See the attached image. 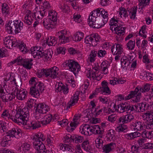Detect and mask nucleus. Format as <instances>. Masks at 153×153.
Masks as SVG:
<instances>
[{
  "mask_svg": "<svg viewBox=\"0 0 153 153\" xmlns=\"http://www.w3.org/2000/svg\"><path fill=\"white\" fill-rule=\"evenodd\" d=\"M29 110L27 107L18 109L16 111L15 117L10 115L8 110H4L1 114V117L6 120H10L17 123H23L28 119Z\"/></svg>",
  "mask_w": 153,
  "mask_h": 153,
  "instance_id": "1",
  "label": "nucleus"
},
{
  "mask_svg": "<svg viewBox=\"0 0 153 153\" xmlns=\"http://www.w3.org/2000/svg\"><path fill=\"white\" fill-rule=\"evenodd\" d=\"M45 139V136L41 132L36 133L33 136V144L34 149L31 153H46V149L42 142Z\"/></svg>",
  "mask_w": 153,
  "mask_h": 153,
  "instance_id": "2",
  "label": "nucleus"
},
{
  "mask_svg": "<svg viewBox=\"0 0 153 153\" xmlns=\"http://www.w3.org/2000/svg\"><path fill=\"white\" fill-rule=\"evenodd\" d=\"M29 84L31 85L30 93L34 97H38L40 95V92L42 93L44 90V84L40 82H38L36 78H31L29 81Z\"/></svg>",
  "mask_w": 153,
  "mask_h": 153,
  "instance_id": "3",
  "label": "nucleus"
},
{
  "mask_svg": "<svg viewBox=\"0 0 153 153\" xmlns=\"http://www.w3.org/2000/svg\"><path fill=\"white\" fill-rule=\"evenodd\" d=\"M30 51L34 58L40 59L42 58L47 60L50 59L52 57L53 54V52H51L50 51H44L41 48L35 46L31 48Z\"/></svg>",
  "mask_w": 153,
  "mask_h": 153,
  "instance_id": "4",
  "label": "nucleus"
},
{
  "mask_svg": "<svg viewBox=\"0 0 153 153\" xmlns=\"http://www.w3.org/2000/svg\"><path fill=\"white\" fill-rule=\"evenodd\" d=\"M8 33L9 34H16L20 32L23 28V23L20 20H17L15 21H9V22L6 25Z\"/></svg>",
  "mask_w": 153,
  "mask_h": 153,
  "instance_id": "5",
  "label": "nucleus"
},
{
  "mask_svg": "<svg viewBox=\"0 0 153 153\" xmlns=\"http://www.w3.org/2000/svg\"><path fill=\"white\" fill-rule=\"evenodd\" d=\"M56 14L55 12H49V18L44 19L43 24L44 26L47 29L49 30L54 28V26L56 24L55 22L57 20Z\"/></svg>",
  "mask_w": 153,
  "mask_h": 153,
  "instance_id": "6",
  "label": "nucleus"
},
{
  "mask_svg": "<svg viewBox=\"0 0 153 153\" xmlns=\"http://www.w3.org/2000/svg\"><path fill=\"white\" fill-rule=\"evenodd\" d=\"M101 16L103 19L100 18H97V20L96 19V22H94L93 25H91L94 28H99L103 26L107 22L108 20V14L107 12L104 10H102L100 13Z\"/></svg>",
  "mask_w": 153,
  "mask_h": 153,
  "instance_id": "7",
  "label": "nucleus"
},
{
  "mask_svg": "<svg viewBox=\"0 0 153 153\" xmlns=\"http://www.w3.org/2000/svg\"><path fill=\"white\" fill-rule=\"evenodd\" d=\"M58 70L59 68L57 67L54 66L51 68L43 69V72L46 77L54 79L57 77Z\"/></svg>",
  "mask_w": 153,
  "mask_h": 153,
  "instance_id": "8",
  "label": "nucleus"
},
{
  "mask_svg": "<svg viewBox=\"0 0 153 153\" xmlns=\"http://www.w3.org/2000/svg\"><path fill=\"white\" fill-rule=\"evenodd\" d=\"M13 91L10 94L5 92L2 88L0 89V97L4 102L10 101L14 99L16 97Z\"/></svg>",
  "mask_w": 153,
  "mask_h": 153,
  "instance_id": "9",
  "label": "nucleus"
},
{
  "mask_svg": "<svg viewBox=\"0 0 153 153\" xmlns=\"http://www.w3.org/2000/svg\"><path fill=\"white\" fill-rule=\"evenodd\" d=\"M81 117V115L79 114H76L74 117L73 121L70 124V127H67V130L68 131H72L79 124V118Z\"/></svg>",
  "mask_w": 153,
  "mask_h": 153,
  "instance_id": "10",
  "label": "nucleus"
},
{
  "mask_svg": "<svg viewBox=\"0 0 153 153\" xmlns=\"http://www.w3.org/2000/svg\"><path fill=\"white\" fill-rule=\"evenodd\" d=\"M67 33V31L65 30H62L56 33V36H58L61 43L64 44L69 41L68 37L66 36Z\"/></svg>",
  "mask_w": 153,
  "mask_h": 153,
  "instance_id": "11",
  "label": "nucleus"
},
{
  "mask_svg": "<svg viewBox=\"0 0 153 153\" xmlns=\"http://www.w3.org/2000/svg\"><path fill=\"white\" fill-rule=\"evenodd\" d=\"M134 119V117L133 115L131 114H127L119 118L118 123L123 124H127L133 120Z\"/></svg>",
  "mask_w": 153,
  "mask_h": 153,
  "instance_id": "12",
  "label": "nucleus"
},
{
  "mask_svg": "<svg viewBox=\"0 0 153 153\" xmlns=\"http://www.w3.org/2000/svg\"><path fill=\"white\" fill-rule=\"evenodd\" d=\"M132 125L134 130L136 131H141L145 130L146 129V125L143 122L140 121H136L132 123Z\"/></svg>",
  "mask_w": 153,
  "mask_h": 153,
  "instance_id": "13",
  "label": "nucleus"
},
{
  "mask_svg": "<svg viewBox=\"0 0 153 153\" xmlns=\"http://www.w3.org/2000/svg\"><path fill=\"white\" fill-rule=\"evenodd\" d=\"M13 93L18 100H24L26 97L27 92L23 89L19 90L18 89L16 88H15L13 91Z\"/></svg>",
  "mask_w": 153,
  "mask_h": 153,
  "instance_id": "14",
  "label": "nucleus"
},
{
  "mask_svg": "<svg viewBox=\"0 0 153 153\" xmlns=\"http://www.w3.org/2000/svg\"><path fill=\"white\" fill-rule=\"evenodd\" d=\"M79 91H76L71 97L70 101L67 105V109L69 108L71 106L74 105L75 103H77L79 100Z\"/></svg>",
  "mask_w": 153,
  "mask_h": 153,
  "instance_id": "15",
  "label": "nucleus"
},
{
  "mask_svg": "<svg viewBox=\"0 0 153 153\" xmlns=\"http://www.w3.org/2000/svg\"><path fill=\"white\" fill-rule=\"evenodd\" d=\"M123 23L122 24L119 23L117 25V26L114 27L115 33L119 36H123L125 33V30L126 27H123Z\"/></svg>",
  "mask_w": 153,
  "mask_h": 153,
  "instance_id": "16",
  "label": "nucleus"
},
{
  "mask_svg": "<svg viewBox=\"0 0 153 153\" xmlns=\"http://www.w3.org/2000/svg\"><path fill=\"white\" fill-rule=\"evenodd\" d=\"M29 116H28V118ZM27 120L24 122L23 124H25L26 125H28L29 127H32L33 129H36L40 127L41 126V122L38 121H28Z\"/></svg>",
  "mask_w": 153,
  "mask_h": 153,
  "instance_id": "17",
  "label": "nucleus"
},
{
  "mask_svg": "<svg viewBox=\"0 0 153 153\" xmlns=\"http://www.w3.org/2000/svg\"><path fill=\"white\" fill-rule=\"evenodd\" d=\"M49 109V106L45 103H41L37 104L36 109L45 114L48 111Z\"/></svg>",
  "mask_w": 153,
  "mask_h": 153,
  "instance_id": "18",
  "label": "nucleus"
},
{
  "mask_svg": "<svg viewBox=\"0 0 153 153\" xmlns=\"http://www.w3.org/2000/svg\"><path fill=\"white\" fill-rule=\"evenodd\" d=\"M120 61L122 67L125 70H127V67L130 64V59L129 60L126 56H124L121 59Z\"/></svg>",
  "mask_w": 153,
  "mask_h": 153,
  "instance_id": "19",
  "label": "nucleus"
},
{
  "mask_svg": "<svg viewBox=\"0 0 153 153\" xmlns=\"http://www.w3.org/2000/svg\"><path fill=\"white\" fill-rule=\"evenodd\" d=\"M108 84L107 82L105 81L102 82V87L100 88L101 91H102L101 93L102 94H109L111 93V91L108 87Z\"/></svg>",
  "mask_w": 153,
  "mask_h": 153,
  "instance_id": "20",
  "label": "nucleus"
},
{
  "mask_svg": "<svg viewBox=\"0 0 153 153\" xmlns=\"http://www.w3.org/2000/svg\"><path fill=\"white\" fill-rule=\"evenodd\" d=\"M116 146L114 143H111L105 145L102 147L103 152L105 153H108L112 151Z\"/></svg>",
  "mask_w": 153,
  "mask_h": 153,
  "instance_id": "21",
  "label": "nucleus"
},
{
  "mask_svg": "<svg viewBox=\"0 0 153 153\" xmlns=\"http://www.w3.org/2000/svg\"><path fill=\"white\" fill-rule=\"evenodd\" d=\"M7 76L10 77L7 78L6 77L5 78V80L4 82V88H7V87H11L12 85L13 84V76H11L10 74H8Z\"/></svg>",
  "mask_w": 153,
  "mask_h": 153,
  "instance_id": "22",
  "label": "nucleus"
},
{
  "mask_svg": "<svg viewBox=\"0 0 153 153\" xmlns=\"http://www.w3.org/2000/svg\"><path fill=\"white\" fill-rule=\"evenodd\" d=\"M7 133L8 134V135H10L12 137H15L17 138H18L21 135L20 131L15 128H13L10 130Z\"/></svg>",
  "mask_w": 153,
  "mask_h": 153,
  "instance_id": "23",
  "label": "nucleus"
},
{
  "mask_svg": "<svg viewBox=\"0 0 153 153\" xmlns=\"http://www.w3.org/2000/svg\"><path fill=\"white\" fill-rule=\"evenodd\" d=\"M97 18V16L96 15L95 12H91L88 19L89 25L91 26L93 25V23L96 22V19Z\"/></svg>",
  "mask_w": 153,
  "mask_h": 153,
  "instance_id": "24",
  "label": "nucleus"
},
{
  "mask_svg": "<svg viewBox=\"0 0 153 153\" xmlns=\"http://www.w3.org/2000/svg\"><path fill=\"white\" fill-rule=\"evenodd\" d=\"M32 59H25L23 61L22 65L24 67L27 69H30L32 65Z\"/></svg>",
  "mask_w": 153,
  "mask_h": 153,
  "instance_id": "25",
  "label": "nucleus"
},
{
  "mask_svg": "<svg viewBox=\"0 0 153 153\" xmlns=\"http://www.w3.org/2000/svg\"><path fill=\"white\" fill-rule=\"evenodd\" d=\"M81 146L85 150L88 152H91L92 149L90 145L89 141L88 140L84 141L82 143Z\"/></svg>",
  "mask_w": 153,
  "mask_h": 153,
  "instance_id": "26",
  "label": "nucleus"
},
{
  "mask_svg": "<svg viewBox=\"0 0 153 153\" xmlns=\"http://www.w3.org/2000/svg\"><path fill=\"white\" fill-rule=\"evenodd\" d=\"M88 128V125L85 124L82 125L79 128V132L82 134L85 135H90L91 133H88L87 131Z\"/></svg>",
  "mask_w": 153,
  "mask_h": 153,
  "instance_id": "27",
  "label": "nucleus"
},
{
  "mask_svg": "<svg viewBox=\"0 0 153 153\" xmlns=\"http://www.w3.org/2000/svg\"><path fill=\"white\" fill-rule=\"evenodd\" d=\"M45 10L44 9L42 11L39 10L38 11H35L33 15V17L34 16L36 18H38V19L42 18L46 13V11H45Z\"/></svg>",
  "mask_w": 153,
  "mask_h": 153,
  "instance_id": "28",
  "label": "nucleus"
},
{
  "mask_svg": "<svg viewBox=\"0 0 153 153\" xmlns=\"http://www.w3.org/2000/svg\"><path fill=\"white\" fill-rule=\"evenodd\" d=\"M30 148V145L27 143H24L19 147V150L22 153H25L28 151Z\"/></svg>",
  "mask_w": 153,
  "mask_h": 153,
  "instance_id": "29",
  "label": "nucleus"
},
{
  "mask_svg": "<svg viewBox=\"0 0 153 153\" xmlns=\"http://www.w3.org/2000/svg\"><path fill=\"white\" fill-rule=\"evenodd\" d=\"M59 146L60 149L63 151H72V147L68 144L61 143L59 145Z\"/></svg>",
  "mask_w": 153,
  "mask_h": 153,
  "instance_id": "30",
  "label": "nucleus"
},
{
  "mask_svg": "<svg viewBox=\"0 0 153 153\" xmlns=\"http://www.w3.org/2000/svg\"><path fill=\"white\" fill-rule=\"evenodd\" d=\"M44 119L41 122L43 125H46L50 123L52 119V116L51 114L44 116Z\"/></svg>",
  "mask_w": 153,
  "mask_h": 153,
  "instance_id": "31",
  "label": "nucleus"
},
{
  "mask_svg": "<svg viewBox=\"0 0 153 153\" xmlns=\"http://www.w3.org/2000/svg\"><path fill=\"white\" fill-rule=\"evenodd\" d=\"M4 45L7 48H10L14 44V42L9 37H5L4 40Z\"/></svg>",
  "mask_w": 153,
  "mask_h": 153,
  "instance_id": "32",
  "label": "nucleus"
},
{
  "mask_svg": "<svg viewBox=\"0 0 153 153\" xmlns=\"http://www.w3.org/2000/svg\"><path fill=\"white\" fill-rule=\"evenodd\" d=\"M84 139L83 137L79 135H73L71 137V139L73 142L77 143L82 142Z\"/></svg>",
  "mask_w": 153,
  "mask_h": 153,
  "instance_id": "33",
  "label": "nucleus"
},
{
  "mask_svg": "<svg viewBox=\"0 0 153 153\" xmlns=\"http://www.w3.org/2000/svg\"><path fill=\"white\" fill-rule=\"evenodd\" d=\"M138 91H139V88L138 87H137L135 88L134 91H131L129 94L125 97V99L128 100L135 97L136 93L138 92Z\"/></svg>",
  "mask_w": 153,
  "mask_h": 153,
  "instance_id": "34",
  "label": "nucleus"
},
{
  "mask_svg": "<svg viewBox=\"0 0 153 153\" xmlns=\"http://www.w3.org/2000/svg\"><path fill=\"white\" fill-rule=\"evenodd\" d=\"M2 14L4 16H6L10 14L9 8L6 3L3 4L2 6Z\"/></svg>",
  "mask_w": 153,
  "mask_h": 153,
  "instance_id": "35",
  "label": "nucleus"
},
{
  "mask_svg": "<svg viewBox=\"0 0 153 153\" xmlns=\"http://www.w3.org/2000/svg\"><path fill=\"white\" fill-rule=\"evenodd\" d=\"M120 124L116 127V130L118 132H123L127 129L128 127L126 125L122 123Z\"/></svg>",
  "mask_w": 153,
  "mask_h": 153,
  "instance_id": "36",
  "label": "nucleus"
},
{
  "mask_svg": "<svg viewBox=\"0 0 153 153\" xmlns=\"http://www.w3.org/2000/svg\"><path fill=\"white\" fill-rule=\"evenodd\" d=\"M143 116L146 117L148 121L153 122V112L148 111L144 114L143 117Z\"/></svg>",
  "mask_w": 153,
  "mask_h": 153,
  "instance_id": "37",
  "label": "nucleus"
},
{
  "mask_svg": "<svg viewBox=\"0 0 153 153\" xmlns=\"http://www.w3.org/2000/svg\"><path fill=\"white\" fill-rule=\"evenodd\" d=\"M101 67L102 69V71L104 74H105L108 73V64L107 62L104 61L101 65Z\"/></svg>",
  "mask_w": 153,
  "mask_h": 153,
  "instance_id": "38",
  "label": "nucleus"
},
{
  "mask_svg": "<svg viewBox=\"0 0 153 153\" xmlns=\"http://www.w3.org/2000/svg\"><path fill=\"white\" fill-rule=\"evenodd\" d=\"M126 112L129 114H131L135 113L134 105H127Z\"/></svg>",
  "mask_w": 153,
  "mask_h": 153,
  "instance_id": "39",
  "label": "nucleus"
},
{
  "mask_svg": "<svg viewBox=\"0 0 153 153\" xmlns=\"http://www.w3.org/2000/svg\"><path fill=\"white\" fill-rule=\"evenodd\" d=\"M137 10V7H134L128 10L131 16V18L134 19H135Z\"/></svg>",
  "mask_w": 153,
  "mask_h": 153,
  "instance_id": "40",
  "label": "nucleus"
},
{
  "mask_svg": "<svg viewBox=\"0 0 153 153\" xmlns=\"http://www.w3.org/2000/svg\"><path fill=\"white\" fill-rule=\"evenodd\" d=\"M126 104L122 103L118 105L117 111L120 113L126 112Z\"/></svg>",
  "mask_w": 153,
  "mask_h": 153,
  "instance_id": "41",
  "label": "nucleus"
},
{
  "mask_svg": "<svg viewBox=\"0 0 153 153\" xmlns=\"http://www.w3.org/2000/svg\"><path fill=\"white\" fill-rule=\"evenodd\" d=\"M44 114L43 112L36 109L34 114V117L36 119L40 120L43 117Z\"/></svg>",
  "mask_w": 153,
  "mask_h": 153,
  "instance_id": "42",
  "label": "nucleus"
},
{
  "mask_svg": "<svg viewBox=\"0 0 153 153\" xmlns=\"http://www.w3.org/2000/svg\"><path fill=\"white\" fill-rule=\"evenodd\" d=\"M46 43L49 46L55 45L57 43L56 39L54 36H51L50 37V41L48 42V39L46 41Z\"/></svg>",
  "mask_w": 153,
  "mask_h": 153,
  "instance_id": "43",
  "label": "nucleus"
},
{
  "mask_svg": "<svg viewBox=\"0 0 153 153\" xmlns=\"http://www.w3.org/2000/svg\"><path fill=\"white\" fill-rule=\"evenodd\" d=\"M84 37V34L82 32H77L74 36L76 41H79Z\"/></svg>",
  "mask_w": 153,
  "mask_h": 153,
  "instance_id": "44",
  "label": "nucleus"
},
{
  "mask_svg": "<svg viewBox=\"0 0 153 153\" xmlns=\"http://www.w3.org/2000/svg\"><path fill=\"white\" fill-rule=\"evenodd\" d=\"M74 65L73 67L71 68L70 69L75 74L80 70V68L78 63L76 62H74Z\"/></svg>",
  "mask_w": 153,
  "mask_h": 153,
  "instance_id": "45",
  "label": "nucleus"
},
{
  "mask_svg": "<svg viewBox=\"0 0 153 153\" xmlns=\"http://www.w3.org/2000/svg\"><path fill=\"white\" fill-rule=\"evenodd\" d=\"M104 133L103 129L102 127H100L99 128H96L95 130H93V134H99V137L102 138V135Z\"/></svg>",
  "mask_w": 153,
  "mask_h": 153,
  "instance_id": "46",
  "label": "nucleus"
},
{
  "mask_svg": "<svg viewBox=\"0 0 153 153\" xmlns=\"http://www.w3.org/2000/svg\"><path fill=\"white\" fill-rule=\"evenodd\" d=\"M118 12H119V15H120L121 18L122 17V16H123V17L125 18L128 16V15L127 14V11L124 7H121L120 8Z\"/></svg>",
  "mask_w": 153,
  "mask_h": 153,
  "instance_id": "47",
  "label": "nucleus"
},
{
  "mask_svg": "<svg viewBox=\"0 0 153 153\" xmlns=\"http://www.w3.org/2000/svg\"><path fill=\"white\" fill-rule=\"evenodd\" d=\"M141 108L142 112L147 110L150 108L149 104L146 102L140 103Z\"/></svg>",
  "mask_w": 153,
  "mask_h": 153,
  "instance_id": "48",
  "label": "nucleus"
},
{
  "mask_svg": "<svg viewBox=\"0 0 153 153\" xmlns=\"http://www.w3.org/2000/svg\"><path fill=\"white\" fill-rule=\"evenodd\" d=\"M13 83L14 85H15L16 86H21L22 85L21 81L19 76L18 77L15 78V76H13Z\"/></svg>",
  "mask_w": 153,
  "mask_h": 153,
  "instance_id": "49",
  "label": "nucleus"
},
{
  "mask_svg": "<svg viewBox=\"0 0 153 153\" xmlns=\"http://www.w3.org/2000/svg\"><path fill=\"white\" fill-rule=\"evenodd\" d=\"M135 45V42L134 41H133L131 40H130L126 44L127 48L128 50H132L134 49Z\"/></svg>",
  "mask_w": 153,
  "mask_h": 153,
  "instance_id": "50",
  "label": "nucleus"
},
{
  "mask_svg": "<svg viewBox=\"0 0 153 153\" xmlns=\"http://www.w3.org/2000/svg\"><path fill=\"white\" fill-rule=\"evenodd\" d=\"M91 36L93 39V42L94 43V46H95L97 45V42L99 41L100 38L97 33L91 34Z\"/></svg>",
  "mask_w": 153,
  "mask_h": 153,
  "instance_id": "51",
  "label": "nucleus"
},
{
  "mask_svg": "<svg viewBox=\"0 0 153 153\" xmlns=\"http://www.w3.org/2000/svg\"><path fill=\"white\" fill-rule=\"evenodd\" d=\"M99 73V72L94 73V72H92L91 77L93 79L97 81H99L101 79L102 77Z\"/></svg>",
  "mask_w": 153,
  "mask_h": 153,
  "instance_id": "52",
  "label": "nucleus"
},
{
  "mask_svg": "<svg viewBox=\"0 0 153 153\" xmlns=\"http://www.w3.org/2000/svg\"><path fill=\"white\" fill-rule=\"evenodd\" d=\"M139 91L141 92H145L148 91L150 89V86L148 84H146L144 87L140 88L138 87Z\"/></svg>",
  "mask_w": 153,
  "mask_h": 153,
  "instance_id": "53",
  "label": "nucleus"
},
{
  "mask_svg": "<svg viewBox=\"0 0 153 153\" xmlns=\"http://www.w3.org/2000/svg\"><path fill=\"white\" fill-rule=\"evenodd\" d=\"M97 51H93L91 52L88 58L90 62H92L95 61V57L97 56Z\"/></svg>",
  "mask_w": 153,
  "mask_h": 153,
  "instance_id": "54",
  "label": "nucleus"
},
{
  "mask_svg": "<svg viewBox=\"0 0 153 153\" xmlns=\"http://www.w3.org/2000/svg\"><path fill=\"white\" fill-rule=\"evenodd\" d=\"M32 19L30 16L27 14L25 16L24 22L28 25H30L31 24L32 21Z\"/></svg>",
  "mask_w": 153,
  "mask_h": 153,
  "instance_id": "55",
  "label": "nucleus"
},
{
  "mask_svg": "<svg viewBox=\"0 0 153 153\" xmlns=\"http://www.w3.org/2000/svg\"><path fill=\"white\" fill-rule=\"evenodd\" d=\"M99 137L98 138L96 139L95 141L96 147L99 149L101 148L103 146V141Z\"/></svg>",
  "mask_w": 153,
  "mask_h": 153,
  "instance_id": "56",
  "label": "nucleus"
},
{
  "mask_svg": "<svg viewBox=\"0 0 153 153\" xmlns=\"http://www.w3.org/2000/svg\"><path fill=\"white\" fill-rule=\"evenodd\" d=\"M107 136L109 139L113 140L115 138L114 131L113 130L111 129L108 131L107 134Z\"/></svg>",
  "mask_w": 153,
  "mask_h": 153,
  "instance_id": "57",
  "label": "nucleus"
},
{
  "mask_svg": "<svg viewBox=\"0 0 153 153\" xmlns=\"http://www.w3.org/2000/svg\"><path fill=\"white\" fill-rule=\"evenodd\" d=\"M150 0H139L140 2L139 5L142 7H145L149 4Z\"/></svg>",
  "mask_w": 153,
  "mask_h": 153,
  "instance_id": "58",
  "label": "nucleus"
},
{
  "mask_svg": "<svg viewBox=\"0 0 153 153\" xmlns=\"http://www.w3.org/2000/svg\"><path fill=\"white\" fill-rule=\"evenodd\" d=\"M98 57H104L106 54V52L104 50H99L97 53Z\"/></svg>",
  "mask_w": 153,
  "mask_h": 153,
  "instance_id": "59",
  "label": "nucleus"
},
{
  "mask_svg": "<svg viewBox=\"0 0 153 153\" xmlns=\"http://www.w3.org/2000/svg\"><path fill=\"white\" fill-rule=\"evenodd\" d=\"M116 46L117 48V55H120L123 51L122 45L120 44H117Z\"/></svg>",
  "mask_w": 153,
  "mask_h": 153,
  "instance_id": "60",
  "label": "nucleus"
},
{
  "mask_svg": "<svg viewBox=\"0 0 153 153\" xmlns=\"http://www.w3.org/2000/svg\"><path fill=\"white\" fill-rule=\"evenodd\" d=\"M85 42L86 43L88 44L89 43V42H91L92 45L94 46V43L93 42V39L91 37V35L90 36H87L85 38Z\"/></svg>",
  "mask_w": 153,
  "mask_h": 153,
  "instance_id": "61",
  "label": "nucleus"
},
{
  "mask_svg": "<svg viewBox=\"0 0 153 153\" xmlns=\"http://www.w3.org/2000/svg\"><path fill=\"white\" fill-rule=\"evenodd\" d=\"M117 118V117L116 115L112 114L108 117V120L111 122L113 123L116 120Z\"/></svg>",
  "mask_w": 153,
  "mask_h": 153,
  "instance_id": "62",
  "label": "nucleus"
},
{
  "mask_svg": "<svg viewBox=\"0 0 153 153\" xmlns=\"http://www.w3.org/2000/svg\"><path fill=\"white\" fill-rule=\"evenodd\" d=\"M74 62H76L73 60H70L65 62V65L68 66L69 69H71V68L73 67Z\"/></svg>",
  "mask_w": 153,
  "mask_h": 153,
  "instance_id": "63",
  "label": "nucleus"
},
{
  "mask_svg": "<svg viewBox=\"0 0 153 153\" xmlns=\"http://www.w3.org/2000/svg\"><path fill=\"white\" fill-rule=\"evenodd\" d=\"M19 48L21 51L23 53H26L28 50L26 47V45L24 43L22 44L19 45Z\"/></svg>",
  "mask_w": 153,
  "mask_h": 153,
  "instance_id": "64",
  "label": "nucleus"
}]
</instances>
